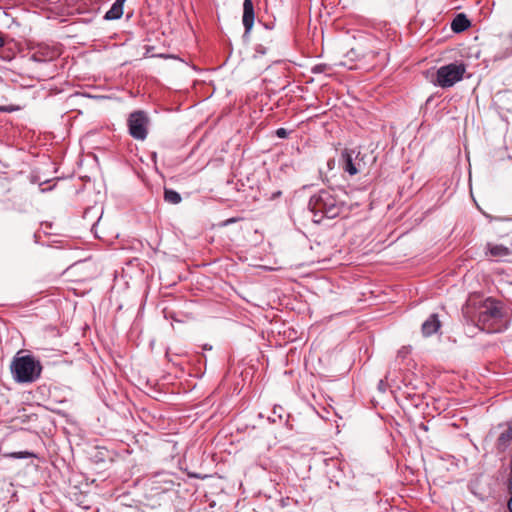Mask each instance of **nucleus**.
Masks as SVG:
<instances>
[{
  "label": "nucleus",
  "instance_id": "f8f14e48",
  "mask_svg": "<svg viewBox=\"0 0 512 512\" xmlns=\"http://www.w3.org/2000/svg\"><path fill=\"white\" fill-rule=\"evenodd\" d=\"M488 251L490 256L495 258H502L510 255V250L508 247L502 245V244H489L488 245Z\"/></svg>",
  "mask_w": 512,
  "mask_h": 512
},
{
  "label": "nucleus",
  "instance_id": "9b49d317",
  "mask_svg": "<svg viewBox=\"0 0 512 512\" xmlns=\"http://www.w3.org/2000/svg\"><path fill=\"white\" fill-rule=\"evenodd\" d=\"M512 441V424L508 426V428L503 431L498 439H497V448L499 450H505L510 442Z\"/></svg>",
  "mask_w": 512,
  "mask_h": 512
},
{
  "label": "nucleus",
  "instance_id": "4468645a",
  "mask_svg": "<svg viewBox=\"0 0 512 512\" xmlns=\"http://www.w3.org/2000/svg\"><path fill=\"white\" fill-rule=\"evenodd\" d=\"M5 456L12 457V458H30V457H34L35 455L31 452L24 451V452H14V453L5 454Z\"/></svg>",
  "mask_w": 512,
  "mask_h": 512
},
{
  "label": "nucleus",
  "instance_id": "a211bd4d",
  "mask_svg": "<svg viewBox=\"0 0 512 512\" xmlns=\"http://www.w3.org/2000/svg\"><path fill=\"white\" fill-rule=\"evenodd\" d=\"M509 490H510V494L512 496V471H511V479H510V483H509Z\"/></svg>",
  "mask_w": 512,
  "mask_h": 512
},
{
  "label": "nucleus",
  "instance_id": "f3484780",
  "mask_svg": "<svg viewBox=\"0 0 512 512\" xmlns=\"http://www.w3.org/2000/svg\"><path fill=\"white\" fill-rule=\"evenodd\" d=\"M237 221H239V218H229V219H227V220L224 222V225H229V224H231V223H235V222H237Z\"/></svg>",
  "mask_w": 512,
  "mask_h": 512
},
{
  "label": "nucleus",
  "instance_id": "20e7f679",
  "mask_svg": "<svg viewBox=\"0 0 512 512\" xmlns=\"http://www.w3.org/2000/svg\"><path fill=\"white\" fill-rule=\"evenodd\" d=\"M465 72L466 65L464 63H449L439 67L430 82L436 87L450 88L463 79Z\"/></svg>",
  "mask_w": 512,
  "mask_h": 512
},
{
  "label": "nucleus",
  "instance_id": "423d86ee",
  "mask_svg": "<svg viewBox=\"0 0 512 512\" xmlns=\"http://www.w3.org/2000/svg\"><path fill=\"white\" fill-rule=\"evenodd\" d=\"M148 117L143 111H135L128 118L130 135L137 140H144L148 134Z\"/></svg>",
  "mask_w": 512,
  "mask_h": 512
},
{
  "label": "nucleus",
  "instance_id": "7ed1b4c3",
  "mask_svg": "<svg viewBox=\"0 0 512 512\" xmlns=\"http://www.w3.org/2000/svg\"><path fill=\"white\" fill-rule=\"evenodd\" d=\"M42 365L31 355L15 356L10 364V371L17 383H32L40 378Z\"/></svg>",
  "mask_w": 512,
  "mask_h": 512
},
{
  "label": "nucleus",
  "instance_id": "2eb2a0df",
  "mask_svg": "<svg viewBox=\"0 0 512 512\" xmlns=\"http://www.w3.org/2000/svg\"><path fill=\"white\" fill-rule=\"evenodd\" d=\"M410 353V349L408 347H402L398 351V357L405 358Z\"/></svg>",
  "mask_w": 512,
  "mask_h": 512
},
{
  "label": "nucleus",
  "instance_id": "ddd939ff",
  "mask_svg": "<svg viewBox=\"0 0 512 512\" xmlns=\"http://www.w3.org/2000/svg\"><path fill=\"white\" fill-rule=\"evenodd\" d=\"M164 199L166 202L171 204H178L181 202L180 194L172 189L167 188L164 190Z\"/></svg>",
  "mask_w": 512,
  "mask_h": 512
},
{
  "label": "nucleus",
  "instance_id": "6e6552de",
  "mask_svg": "<svg viewBox=\"0 0 512 512\" xmlns=\"http://www.w3.org/2000/svg\"><path fill=\"white\" fill-rule=\"evenodd\" d=\"M440 328V321L438 319L437 314H432L429 318L422 324V333L424 336L428 337L438 331Z\"/></svg>",
  "mask_w": 512,
  "mask_h": 512
},
{
  "label": "nucleus",
  "instance_id": "f03ea898",
  "mask_svg": "<svg viewBox=\"0 0 512 512\" xmlns=\"http://www.w3.org/2000/svg\"><path fill=\"white\" fill-rule=\"evenodd\" d=\"M345 202L332 189L320 190L311 196L309 208L313 212V221L319 223L324 217L333 219L344 210Z\"/></svg>",
  "mask_w": 512,
  "mask_h": 512
},
{
  "label": "nucleus",
  "instance_id": "dca6fc26",
  "mask_svg": "<svg viewBox=\"0 0 512 512\" xmlns=\"http://www.w3.org/2000/svg\"><path fill=\"white\" fill-rule=\"evenodd\" d=\"M276 134H277V136H278V137H280V138H285V137H287L288 132H287V130H286L285 128H279V129L276 131Z\"/></svg>",
  "mask_w": 512,
  "mask_h": 512
},
{
  "label": "nucleus",
  "instance_id": "412c9836",
  "mask_svg": "<svg viewBox=\"0 0 512 512\" xmlns=\"http://www.w3.org/2000/svg\"><path fill=\"white\" fill-rule=\"evenodd\" d=\"M51 53H52L51 58H54V56L57 55L56 51H52Z\"/></svg>",
  "mask_w": 512,
  "mask_h": 512
},
{
  "label": "nucleus",
  "instance_id": "1a4fd4ad",
  "mask_svg": "<svg viewBox=\"0 0 512 512\" xmlns=\"http://www.w3.org/2000/svg\"><path fill=\"white\" fill-rule=\"evenodd\" d=\"M126 0H116L111 8L106 12L104 19L105 20H116L122 17L123 15V5Z\"/></svg>",
  "mask_w": 512,
  "mask_h": 512
},
{
  "label": "nucleus",
  "instance_id": "39448f33",
  "mask_svg": "<svg viewBox=\"0 0 512 512\" xmlns=\"http://www.w3.org/2000/svg\"><path fill=\"white\" fill-rule=\"evenodd\" d=\"M341 167L349 175H356L366 167L364 156L355 149L344 150L341 155Z\"/></svg>",
  "mask_w": 512,
  "mask_h": 512
},
{
  "label": "nucleus",
  "instance_id": "6ab92c4d",
  "mask_svg": "<svg viewBox=\"0 0 512 512\" xmlns=\"http://www.w3.org/2000/svg\"><path fill=\"white\" fill-rule=\"evenodd\" d=\"M508 508H509L510 512H512V495H511V498H510V500L508 502Z\"/></svg>",
  "mask_w": 512,
  "mask_h": 512
},
{
  "label": "nucleus",
  "instance_id": "aec40b11",
  "mask_svg": "<svg viewBox=\"0 0 512 512\" xmlns=\"http://www.w3.org/2000/svg\"><path fill=\"white\" fill-rule=\"evenodd\" d=\"M4 46V38L3 36L0 34V48H2Z\"/></svg>",
  "mask_w": 512,
  "mask_h": 512
},
{
  "label": "nucleus",
  "instance_id": "4be33fe9",
  "mask_svg": "<svg viewBox=\"0 0 512 512\" xmlns=\"http://www.w3.org/2000/svg\"><path fill=\"white\" fill-rule=\"evenodd\" d=\"M292 331H293V330H291V329H290L289 337H292V334H291V332H292ZM290 341H292V338H290Z\"/></svg>",
  "mask_w": 512,
  "mask_h": 512
},
{
  "label": "nucleus",
  "instance_id": "9d476101",
  "mask_svg": "<svg viewBox=\"0 0 512 512\" xmlns=\"http://www.w3.org/2000/svg\"><path fill=\"white\" fill-rule=\"evenodd\" d=\"M469 26L470 21L464 14H458L451 23V28L456 33L466 30Z\"/></svg>",
  "mask_w": 512,
  "mask_h": 512
},
{
  "label": "nucleus",
  "instance_id": "0eeeda50",
  "mask_svg": "<svg viewBox=\"0 0 512 512\" xmlns=\"http://www.w3.org/2000/svg\"><path fill=\"white\" fill-rule=\"evenodd\" d=\"M255 10L252 0H244L242 22L245 28V34H248L254 24Z\"/></svg>",
  "mask_w": 512,
  "mask_h": 512
},
{
  "label": "nucleus",
  "instance_id": "f257e3e1",
  "mask_svg": "<svg viewBox=\"0 0 512 512\" xmlns=\"http://www.w3.org/2000/svg\"><path fill=\"white\" fill-rule=\"evenodd\" d=\"M463 314L479 329L487 333L502 332L508 325L503 304L493 298H487L477 306L467 305Z\"/></svg>",
  "mask_w": 512,
  "mask_h": 512
}]
</instances>
